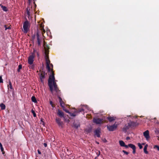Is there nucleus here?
<instances>
[{
    "instance_id": "obj_22",
    "label": "nucleus",
    "mask_w": 159,
    "mask_h": 159,
    "mask_svg": "<svg viewBox=\"0 0 159 159\" xmlns=\"http://www.w3.org/2000/svg\"><path fill=\"white\" fill-rule=\"evenodd\" d=\"M0 107L2 110H4L6 108L5 105L3 103H2L0 104Z\"/></svg>"
},
{
    "instance_id": "obj_12",
    "label": "nucleus",
    "mask_w": 159,
    "mask_h": 159,
    "mask_svg": "<svg viewBox=\"0 0 159 159\" xmlns=\"http://www.w3.org/2000/svg\"><path fill=\"white\" fill-rule=\"evenodd\" d=\"M57 115L60 117L64 118V114L63 112L60 110H58L57 112Z\"/></svg>"
},
{
    "instance_id": "obj_26",
    "label": "nucleus",
    "mask_w": 159,
    "mask_h": 159,
    "mask_svg": "<svg viewBox=\"0 0 159 159\" xmlns=\"http://www.w3.org/2000/svg\"><path fill=\"white\" fill-rule=\"evenodd\" d=\"M36 50H35L34 49L33 51V52L31 53V54L30 55H33L34 57H35V52L36 53Z\"/></svg>"
},
{
    "instance_id": "obj_37",
    "label": "nucleus",
    "mask_w": 159,
    "mask_h": 159,
    "mask_svg": "<svg viewBox=\"0 0 159 159\" xmlns=\"http://www.w3.org/2000/svg\"><path fill=\"white\" fill-rule=\"evenodd\" d=\"M45 32V30L43 28L42 29V34L43 35V34Z\"/></svg>"
},
{
    "instance_id": "obj_47",
    "label": "nucleus",
    "mask_w": 159,
    "mask_h": 159,
    "mask_svg": "<svg viewBox=\"0 0 159 159\" xmlns=\"http://www.w3.org/2000/svg\"><path fill=\"white\" fill-rule=\"evenodd\" d=\"M36 54L37 56L39 57V53L38 52H36Z\"/></svg>"
},
{
    "instance_id": "obj_8",
    "label": "nucleus",
    "mask_w": 159,
    "mask_h": 159,
    "mask_svg": "<svg viewBox=\"0 0 159 159\" xmlns=\"http://www.w3.org/2000/svg\"><path fill=\"white\" fill-rule=\"evenodd\" d=\"M45 77V72L44 71H42L40 75V78L41 82L43 83L44 82L43 79Z\"/></svg>"
},
{
    "instance_id": "obj_15",
    "label": "nucleus",
    "mask_w": 159,
    "mask_h": 159,
    "mask_svg": "<svg viewBox=\"0 0 159 159\" xmlns=\"http://www.w3.org/2000/svg\"><path fill=\"white\" fill-rule=\"evenodd\" d=\"M58 98L59 99V102L61 106L62 107H64V102L62 100L61 98L59 96L58 97Z\"/></svg>"
},
{
    "instance_id": "obj_54",
    "label": "nucleus",
    "mask_w": 159,
    "mask_h": 159,
    "mask_svg": "<svg viewBox=\"0 0 159 159\" xmlns=\"http://www.w3.org/2000/svg\"><path fill=\"white\" fill-rule=\"evenodd\" d=\"M157 132H158V133H159V130H158V131H157Z\"/></svg>"
},
{
    "instance_id": "obj_19",
    "label": "nucleus",
    "mask_w": 159,
    "mask_h": 159,
    "mask_svg": "<svg viewBox=\"0 0 159 159\" xmlns=\"http://www.w3.org/2000/svg\"><path fill=\"white\" fill-rule=\"evenodd\" d=\"M0 6L3 11H8V9L6 7L2 5V4H0Z\"/></svg>"
},
{
    "instance_id": "obj_31",
    "label": "nucleus",
    "mask_w": 159,
    "mask_h": 159,
    "mask_svg": "<svg viewBox=\"0 0 159 159\" xmlns=\"http://www.w3.org/2000/svg\"><path fill=\"white\" fill-rule=\"evenodd\" d=\"M62 108H63V110H64L66 113H68L69 114L70 113V112L68 110L65 108L64 106L63 107H62Z\"/></svg>"
},
{
    "instance_id": "obj_33",
    "label": "nucleus",
    "mask_w": 159,
    "mask_h": 159,
    "mask_svg": "<svg viewBox=\"0 0 159 159\" xmlns=\"http://www.w3.org/2000/svg\"><path fill=\"white\" fill-rule=\"evenodd\" d=\"M22 68L21 65H19L18 66V68L17 69V71L19 72L20 70Z\"/></svg>"
},
{
    "instance_id": "obj_9",
    "label": "nucleus",
    "mask_w": 159,
    "mask_h": 159,
    "mask_svg": "<svg viewBox=\"0 0 159 159\" xmlns=\"http://www.w3.org/2000/svg\"><path fill=\"white\" fill-rule=\"evenodd\" d=\"M100 131L101 129L100 128H97L94 131L95 134L97 136L98 138H99L100 137Z\"/></svg>"
},
{
    "instance_id": "obj_35",
    "label": "nucleus",
    "mask_w": 159,
    "mask_h": 159,
    "mask_svg": "<svg viewBox=\"0 0 159 159\" xmlns=\"http://www.w3.org/2000/svg\"><path fill=\"white\" fill-rule=\"evenodd\" d=\"M138 146L139 147V148L140 149H141L143 148V146H142V145L140 143H138Z\"/></svg>"
},
{
    "instance_id": "obj_29",
    "label": "nucleus",
    "mask_w": 159,
    "mask_h": 159,
    "mask_svg": "<svg viewBox=\"0 0 159 159\" xmlns=\"http://www.w3.org/2000/svg\"><path fill=\"white\" fill-rule=\"evenodd\" d=\"M133 145V144L131 143L129 144L128 145L125 144L124 147H125L126 148H128L129 147H130V145H131L132 146Z\"/></svg>"
},
{
    "instance_id": "obj_45",
    "label": "nucleus",
    "mask_w": 159,
    "mask_h": 159,
    "mask_svg": "<svg viewBox=\"0 0 159 159\" xmlns=\"http://www.w3.org/2000/svg\"><path fill=\"white\" fill-rule=\"evenodd\" d=\"M43 145H44V146L45 147H47V144L46 143H43Z\"/></svg>"
},
{
    "instance_id": "obj_23",
    "label": "nucleus",
    "mask_w": 159,
    "mask_h": 159,
    "mask_svg": "<svg viewBox=\"0 0 159 159\" xmlns=\"http://www.w3.org/2000/svg\"><path fill=\"white\" fill-rule=\"evenodd\" d=\"M119 144L121 147H124L125 144V143L122 140H120L119 141Z\"/></svg>"
},
{
    "instance_id": "obj_42",
    "label": "nucleus",
    "mask_w": 159,
    "mask_h": 159,
    "mask_svg": "<svg viewBox=\"0 0 159 159\" xmlns=\"http://www.w3.org/2000/svg\"><path fill=\"white\" fill-rule=\"evenodd\" d=\"M31 66L30 67V68H31L32 69H34V66L33 65H31Z\"/></svg>"
},
{
    "instance_id": "obj_3",
    "label": "nucleus",
    "mask_w": 159,
    "mask_h": 159,
    "mask_svg": "<svg viewBox=\"0 0 159 159\" xmlns=\"http://www.w3.org/2000/svg\"><path fill=\"white\" fill-rule=\"evenodd\" d=\"M93 121L97 124H100L103 123V119L99 118H94L93 119Z\"/></svg>"
},
{
    "instance_id": "obj_7",
    "label": "nucleus",
    "mask_w": 159,
    "mask_h": 159,
    "mask_svg": "<svg viewBox=\"0 0 159 159\" xmlns=\"http://www.w3.org/2000/svg\"><path fill=\"white\" fill-rule=\"evenodd\" d=\"M56 121L59 126L61 127H63V123L62 121H61V120L60 118H56Z\"/></svg>"
},
{
    "instance_id": "obj_14",
    "label": "nucleus",
    "mask_w": 159,
    "mask_h": 159,
    "mask_svg": "<svg viewBox=\"0 0 159 159\" xmlns=\"http://www.w3.org/2000/svg\"><path fill=\"white\" fill-rule=\"evenodd\" d=\"M130 127H132L136 126V123L134 121H130L128 123Z\"/></svg>"
},
{
    "instance_id": "obj_46",
    "label": "nucleus",
    "mask_w": 159,
    "mask_h": 159,
    "mask_svg": "<svg viewBox=\"0 0 159 159\" xmlns=\"http://www.w3.org/2000/svg\"><path fill=\"white\" fill-rule=\"evenodd\" d=\"M50 65L51 67H52V69H53V65L52 64H50Z\"/></svg>"
},
{
    "instance_id": "obj_6",
    "label": "nucleus",
    "mask_w": 159,
    "mask_h": 159,
    "mask_svg": "<svg viewBox=\"0 0 159 159\" xmlns=\"http://www.w3.org/2000/svg\"><path fill=\"white\" fill-rule=\"evenodd\" d=\"M36 38L37 40V42L38 43L39 46H41V42L42 41V39L41 37L40 36L39 33L37 32L36 34Z\"/></svg>"
},
{
    "instance_id": "obj_55",
    "label": "nucleus",
    "mask_w": 159,
    "mask_h": 159,
    "mask_svg": "<svg viewBox=\"0 0 159 159\" xmlns=\"http://www.w3.org/2000/svg\"><path fill=\"white\" fill-rule=\"evenodd\" d=\"M156 119V117H155V118H154V119Z\"/></svg>"
},
{
    "instance_id": "obj_32",
    "label": "nucleus",
    "mask_w": 159,
    "mask_h": 159,
    "mask_svg": "<svg viewBox=\"0 0 159 159\" xmlns=\"http://www.w3.org/2000/svg\"><path fill=\"white\" fill-rule=\"evenodd\" d=\"M31 112H32V114H33V116H34V117H36V113H35L33 109H32V110H31Z\"/></svg>"
},
{
    "instance_id": "obj_1",
    "label": "nucleus",
    "mask_w": 159,
    "mask_h": 159,
    "mask_svg": "<svg viewBox=\"0 0 159 159\" xmlns=\"http://www.w3.org/2000/svg\"><path fill=\"white\" fill-rule=\"evenodd\" d=\"M45 58L46 61V69L48 71L50 72L51 75H50L48 78V84L49 88L50 91L52 93L53 90H54L56 93H58L60 90H59L55 80L54 73L53 69H51L50 65V61L49 59L48 54H46L45 55Z\"/></svg>"
},
{
    "instance_id": "obj_18",
    "label": "nucleus",
    "mask_w": 159,
    "mask_h": 159,
    "mask_svg": "<svg viewBox=\"0 0 159 159\" xmlns=\"http://www.w3.org/2000/svg\"><path fill=\"white\" fill-rule=\"evenodd\" d=\"M130 148H131L132 149L133 151V154H135L136 152V147L134 145H130Z\"/></svg>"
},
{
    "instance_id": "obj_16",
    "label": "nucleus",
    "mask_w": 159,
    "mask_h": 159,
    "mask_svg": "<svg viewBox=\"0 0 159 159\" xmlns=\"http://www.w3.org/2000/svg\"><path fill=\"white\" fill-rule=\"evenodd\" d=\"M116 117L109 116L107 117V119L110 122H111L115 120Z\"/></svg>"
},
{
    "instance_id": "obj_27",
    "label": "nucleus",
    "mask_w": 159,
    "mask_h": 159,
    "mask_svg": "<svg viewBox=\"0 0 159 159\" xmlns=\"http://www.w3.org/2000/svg\"><path fill=\"white\" fill-rule=\"evenodd\" d=\"M0 148L1 151L2 152V154H4V152H3L4 149L3 148L2 145L1 143H0Z\"/></svg>"
},
{
    "instance_id": "obj_52",
    "label": "nucleus",
    "mask_w": 159,
    "mask_h": 159,
    "mask_svg": "<svg viewBox=\"0 0 159 159\" xmlns=\"http://www.w3.org/2000/svg\"><path fill=\"white\" fill-rule=\"evenodd\" d=\"M97 157H95V158H94V159H97Z\"/></svg>"
},
{
    "instance_id": "obj_34",
    "label": "nucleus",
    "mask_w": 159,
    "mask_h": 159,
    "mask_svg": "<svg viewBox=\"0 0 159 159\" xmlns=\"http://www.w3.org/2000/svg\"><path fill=\"white\" fill-rule=\"evenodd\" d=\"M75 114L76 113H75V112L73 113H71L70 112V113H69V114H70L71 116H76V114Z\"/></svg>"
},
{
    "instance_id": "obj_59",
    "label": "nucleus",
    "mask_w": 159,
    "mask_h": 159,
    "mask_svg": "<svg viewBox=\"0 0 159 159\" xmlns=\"http://www.w3.org/2000/svg\"><path fill=\"white\" fill-rule=\"evenodd\" d=\"M104 141L106 142V140H104Z\"/></svg>"
},
{
    "instance_id": "obj_11",
    "label": "nucleus",
    "mask_w": 159,
    "mask_h": 159,
    "mask_svg": "<svg viewBox=\"0 0 159 159\" xmlns=\"http://www.w3.org/2000/svg\"><path fill=\"white\" fill-rule=\"evenodd\" d=\"M130 127L128 123L126 124L124 127L122 128V131L125 133H126Z\"/></svg>"
},
{
    "instance_id": "obj_58",
    "label": "nucleus",
    "mask_w": 159,
    "mask_h": 159,
    "mask_svg": "<svg viewBox=\"0 0 159 159\" xmlns=\"http://www.w3.org/2000/svg\"><path fill=\"white\" fill-rule=\"evenodd\" d=\"M104 141L106 142V140H104Z\"/></svg>"
},
{
    "instance_id": "obj_13",
    "label": "nucleus",
    "mask_w": 159,
    "mask_h": 159,
    "mask_svg": "<svg viewBox=\"0 0 159 159\" xmlns=\"http://www.w3.org/2000/svg\"><path fill=\"white\" fill-rule=\"evenodd\" d=\"M44 49L45 50V54H48V50L49 49V47L48 45L46 44L45 46L44 47Z\"/></svg>"
},
{
    "instance_id": "obj_20",
    "label": "nucleus",
    "mask_w": 159,
    "mask_h": 159,
    "mask_svg": "<svg viewBox=\"0 0 159 159\" xmlns=\"http://www.w3.org/2000/svg\"><path fill=\"white\" fill-rule=\"evenodd\" d=\"M148 147V145L147 144H146L144 148L143 149V151L146 154H148V152L147 151V148Z\"/></svg>"
},
{
    "instance_id": "obj_53",
    "label": "nucleus",
    "mask_w": 159,
    "mask_h": 159,
    "mask_svg": "<svg viewBox=\"0 0 159 159\" xmlns=\"http://www.w3.org/2000/svg\"><path fill=\"white\" fill-rule=\"evenodd\" d=\"M142 145H144V143H143L142 144Z\"/></svg>"
},
{
    "instance_id": "obj_24",
    "label": "nucleus",
    "mask_w": 159,
    "mask_h": 159,
    "mask_svg": "<svg viewBox=\"0 0 159 159\" xmlns=\"http://www.w3.org/2000/svg\"><path fill=\"white\" fill-rule=\"evenodd\" d=\"M32 101L34 103H36L37 102L36 99L35 97L33 96L31 98Z\"/></svg>"
},
{
    "instance_id": "obj_51",
    "label": "nucleus",
    "mask_w": 159,
    "mask_h": 159,
    "mask_svg": "<svg viewBox=\"0 0 159 159\" xmlns=\"http://www.w3.org/2000/svg\"><path fill=\"white\" fill-rule=\"evenodd\" d=\"M34 7H35L34 8H36V4L35 3V2H34Z\"/></svg>"
},
{
    "instance_id": "obj_41",
    "label": "nucleus",
    "mask_w": 159,
    "mask_h": 159,
    "mask_svg": "<svg viewBox=\"0 0 159 159\" xmlns=\"http://www.w3.org/2000/svg\"><path fill=\"white\" fill-rule=\"evenodd\" d=\"M64 118V120L65 121H66V122H69L70 121V120H69V119H66L65 118Z\"/></svg>"
},
{
    "instance_id": "obj_4",
    "label": "nucleus",
    "mask_w": 159,
    "mask_h": 159,
    "mask_svg": "<svg viewBox=\"0 0 159 159\" xmlns=\"http://www.w3.org/2000/svg\"><path fill=\"white\" fill-rule=\"evenodd\" d=\"M117 127V125L116 124L111 125H107V129L109 131H113L116 129Z\"/></svg>"
},
{
    "instance_id": "obj_36",
    "label": "nucleus",
    "mask_w": 159,
    "mask_h": 159,
    "mask_svg": "<svg viewBox=\"0 0 159 159\" xmlns=\"http://www.w3.org/2000/svg\"><path fill=\"white\" fill-rule=\"evenodd\" d=\"M154 148H157V150L159 151V146H158L157 145H155L154 147Z\"/></svg>"
},
{
    "instance_id": "obj_43",
    "label": "nucleus",
    "mask_w": 159,
    "mask_h": 159,
    "mask_svg": "<svg viewBox=\"0 0 159 159\" xmlns=\"http://www.w3.org/2000/svg\"><path fill=\"white\" fill-rule=\"evenodd\" d=\"M100 152L99 151H98V152L97 153V157H98L100 155Z\"/></svg>"
},
{
    "instance_id": "obj_39",
    "label": "nucleus",
    "mask_w": 159,
    "mask_h": 159,
    "mask_svg": "<svg viewBox=\"0 0 159 159\" xmlns=\"http://www.w3.org/2000/svg\"><path fill=\"white\" fill-rule=\"evenodd\" d=\"M4 27L5 28V30H6L7 29H10L11 28H8L7 27V25H4Z\"/></svg>"
},
{
    "instance_id": "obj_57",
    "label": "nucleus",
    "mask_w": 159,
    "mask_h": 159,
    "mask_svg": "<svg viewBox=\"0 0 159 159\" xmlns=\"http://www.w3.org/2000/svg\"><path fill=\"white\" fill-rule=\"evenodd\" d=\"M8 27V28H10V27Z\"/></svg>"
},
{
    "instance_id": "obj_48",
    "label": "nucleus",
    "mask_w": 159,
    "mask_h": 159,
    "mask_svg": "<svg viewBox=\"0 0 159 159\" xmlns=\"http://www.w3.org/2000/svg\"><path fill=\"white\" fill-rule=\"evenodd\" d=\"M130 137H127L126 138V139L127 140H129V139H130Z\"/></svg>"
},
{
    "instance_id": "obj_30",
    "label": "nucleus",
    "mask_w": 159,
    "mask_h": 159,
    "mask_svg": "<svg viewBox=\"0 0 159 159\" xmlns=\"http://www.w3.org/2000/svg\"><path fill=\"white\" fill-rule=\"evenodd\" d=\"M50 104L51 105L52 107H55V105L51 101H50Z\"/></svg>"
},
{
    "instance_id": "obj_56",
    "label": "nucleus",
    "mask_w": 159,
    "mask_h": 159,
    "mask_svg": "<svg viewBox=\"0 0 159 159\" xmlns=\"http://www.w3.org/2000/svg\"><path fill=\"white\" fill-rule=\"evenodd\" d=\"M97 143H98V144H99V143H98V142H97Z\"/></svg>"
},
{
    "instance_id": "obj_40",
    "label": "nucleus",
    "mask_w": 159,
    "mask_h": 159,
    "mask_svg": "<svg viewBox=\"0 0 159 159\" xmlns=\"http://www.w3.org/2000/svg\"><path fill=\"white\" fill-rule=\"evenodd\" d=\"M3 83V80L2 77L0 76V83Z\"/></svg>"
},
{
    "instance_id": "obj_25",
    "label": "nucleus",
    "mask_w": 159,
    "mask_h": 159,
    "mask_svg": "<svg viewBox=\"0 0 159 159\" xmlns=\"http://www.w3.org/2000/svg\"><path fill=\"white\" fill-rule=\"evenodd\" d=\"M10 88L11 89H12V86L11 84L10 81H9V84L8 85V89Z\"/></svg>"
},
{
    "instance_id": "obj_17",
    "label": "nucleus",
    "mask_w": 159,
    "mask_h": 159,
    "mask_svg": "<svg viewBox=\"0 0 159 159\" xmlns=\"http://www.w3.org/2000/svg\"><path fill=\"white\" fill-rule=\"evenodd\" d=\"M84 111V110L83 108H79V109H77V110L75 111H75V113L76 114H78V113H80V112H81Z\"/></svg>"
},
{
    "instance_id": "obj_38",
    "label": "nucleus",
    "mask_w": 159,
    "mask_h": 159,
    "mask_svg": "<svg viewBox=\"0 0 159 159\" xmlns=\"http://www.w3.org/2000/svg\"><path fill=\"white\" fill-rule=\"evenodd\" d=\"M122 152H124V153L127 155H128L129 153L124 150H123L122 151Z\"/></svg>"
},
{
    "instance_id": "obj_28",
    "label": "nucleus",
    "mask_w": 159,
    "mask_h": 159,
    "mask_svg": "<svg viewBox=\"0 0 159 159\" xmlns=\"http://www.w3.org/2000/svg\"><path fill=\"white\" fill-rule=\"evenodd\" d=\"M73 125L74 127L76 128H78L80 126V125L79 124H76L74 123Z\"/></svg>"
},
{
    "instance_id": "obj_50",
    "label": "nucleus",
    "mask_w": 159,
    "mask_h": 159,
    "mask_svg": "<svg viewBox=\"0 0 159 159\" xmlns=\"http://www.w3.org/2000/svg\"><path fill=\"white\" fill-rule=\"evenodd\" d=\"M38 153L39 154H41V152L39 150H38Z\"/></svg>"
},
{
    "instance_id": "obj_5",
    "label": "nucleus",
    "mask_w": 159,
    "mask_h": 159,
    "mask_svg": "<svg viewBox=\"0 0 159 159\" xmlns=\"http://www.w3.org/2000/svg\"><path fill=\"white\" fill-rule=\"evenodd\" d=\"M34 57L33 55H30L29 57L28 61V63L30 65L33 64Z\"/></svg>"
},
{
    "instance_id": "obj_10",
    "label": "nucleus",
    "mask_w": 159,
    "mask_h": 159,
    "mask_svg": "<svg viewBox=\"0 0 159 159\" xmlns=\"http://www.w3.org/2000/svg\"><path fill=\"white\" fill-rule=\"evenodd\" d=\"M143 135L146 138V140H148L150 138L149 135V131L148 130H147L143 133Z\"/></svg>"
},
{
    "instance_id": "obj_21",
    "label": "nucleus",
    "mask_w": 159,
    "mask_h": 159,
    "mask_svg": "<svg viewBox=\"0 0 159 159\" xmlns=\"http://www.w3.org/2000/svg\"><path fill=\"white\" fill-rule=\"evenodd\" d=\"M30 6H28L26 9V11H27V14L28 15V17L30 16Z\"/></svg>"
},
{
    "instance_id": "obj_49",
    "label": "nucleus",
    "mask_w": 159,
    "mask_h": 159,
    "mask_svg": "<svg viewBox=\"0 0 159 159\" xmlns=\"http://www.w3.org/2000/svg\"><path fill=\"white\" fill-rule=\"evenodd\" d=\"M28 1L29 3V5H30V3L32 2V0H28Z\"/></svg>"
},
{
    "instance_id": "obj_2",
    "label": "nucleus",
    "mask_w": 159,
    "mask_h": 159,
    "mask_svg": "<svg viewBox=\"0 0 159 159\" xmlns=\"http://www.w3.org/2000/svg\"><path fill=\"white\" fill-rule=\"evenodd\" d=\"M30 23L27 20H26L24 22L23 25V28L25 33H27L28 31V27H30Z\"/></svg>"
},
{
    "instance_id": "obj_44",
    "label": "nucleus",
    "mask_w": 159,
    "mask_h": 159,
    "mask_svg": "<svg viewBox=\"0 0 159 159\" xmlns=\"http://www.w3.org/2000/svg\"><path fill=\"white\" fill-rule=\"evenodd\" d=\"M46 44H47L44 41H43V46L44 47V46H45Z\"/></svg>"
}]
</instances>
